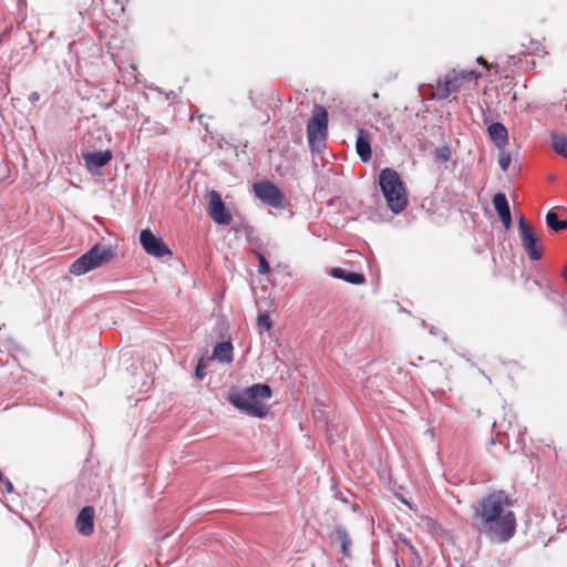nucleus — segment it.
<instances>
[{"label": "nucleus", "instance_id": "obj_1", "mask_svg": "<svg viewBox=\"0 0 567 567\" xmlns=\"http://www.w3.org/2000/svg\"><path fill=\"white\" fill-rule=\"evenodd\" d=\"M512 506L513 501L505 491L488 493L473 506V528L491 543H508L517 529V519Z\"/></svg>", "mask_w": 567, "mask_h": 567}, {"label": "nucleus", "instance_id": "obj_2", "mask_svg": "<svg viewBox=\"0 0 567 567\" xmlns=\"http://www.w3.org/2000/svg\"><path fill=\"white\" fill-rule=\"evenodd\" d=\"M271 395L272 390L268 384L256 383L243 391L230 392L228 402L249 416L262 419L269 412L262 400L270 399Z\"/></svg>", "mask_w": 567, "mask_h": 567}, {"label": "nucleus", "instance_id": "obj_3", "mask_svg": "<svg viewBox=\"0 0 567 567\" xmlns=\"http://www.w3.org/2000/svg\"><path fill=\"white\" fill-rule=\"evenodd\" d=\"M379 184L391 212L400 214L404 210L408 205V196L399 173L390 167L383 168L379 175Z\"/></svg>", "mask_w": 567, "mask_h": 567}, {"label": "nucleus", "instance_id": "obj_4", "mask_svg": "<svg viewBox=\"0 0 567 567\" xmlns=\"http://www.w3.org/2000/svg\"><path fill=\"white\" fill-rule=\"evenodd\" d=\"M113 257L114 251L111 246L95 244L89 251L71 264L70 272L74 276L84 275L109 264Z\"/></svg>", "mask_w": 567, "mask_h": 567}, {"label": "nucleus", "instance_id": "obj_5", "mask_svg": "<svg viewBox=\"0 0 567 567\" xmlns=\"http://www.w3.org/2000/svg\"><path fill=\"white\" fill-rule=\"evenodd\" d=\"M481 74L474 70L457 72L455 69L447 72L444 79H437L435 85V97L447 99L452 93L457 92L464 82L477 80Z\"/></svg>", "mask_w": 567, "mask_h": 567}, {"label": "nucleus", "instance_id": "obj_6", "mask_svg": "<svg viewBox=\"0 0 567 567\" xmlns=\"http://www.w3.org/2000/svg\"><path fill=\"white\" fill-rule=\"evenodd\" d=\"M254 190L256 197L270 207L284 209L288 206L285 194L269 181L255 183Z\"/></svg>", "mask_w": 567, "mask_h": 567}, {"label": "nucleus", "instance_id": "obj_7", "mask_svg": "<svg viewBox=\"0 0 567 567\" xmlns=\"http://www.w3.org/2000/svg\"><path fill=\"white\" fill-rule=\"evenodd\" d=\"M518 230L522 239V245L526 250L528 257L533 261H537L543 257V250L538 245V239L533 228L526 223L524 217L518 219Z\"/></svg>", "mask_w": 567, "mask_h": 567}, {"label": "nucleus", "instance_id": "obj_8", "mask_svg": "<svg viewBox=\"0 0 567 567\" xmlns=\"http://www.w3.org/2000/svg\"><path fill=\"white\" fill-rule=\"evenodd\" d=\"M328 132V112L321 105H316L312 111L311 120L307 125L308 142L311 146L315 144L317 135L326 136Z\"/></svg>", "mask_w": 567, "mask_h": 567}, {"label": "nucleus", "instance_id": "obj_9", "mask_svg": "<svg viewBox=\"0 0 567 567\" xmlns=\"http://www.w3.org/2000/svg\"><path fill=\"white\" fill-rule=\"evenodd\" d=\"M140 243L143 249L153 257L162 258L164 256H172V250L168 246L150 229H143L140 233Z\"/></svg>", "mask_w": 567, "mask_h": 567}, {"label": "nucleus", "instance_id": "obj_10", "mask_svg": "<svg viewBox=\"0 0 567 567\" xmlns=\"http://www.w3.org/2000/svg\"><path fill=\"white\" fill-rule=\"evenodd\" d=\"M208 199V215L218 225H228L231 220L230 214L227 212L221 196L216 190H210L207 194Z\"/></svg>", "mask_w": 567, "mask_h": 567}, {"label": "nucleus", "instance_id": "obj_11", "mask_svg": "<svg viewBox=\"0 0 567 567\" xmlns=\"http://www.w3.org/2000/svg\"><path fill=\"white\" fill-rule=\"evenodd\" d=\"M492 202L503 226L505 229H509L512 227V215L506 195L497 193L493 196Z\"/></svg>", "mask_w": 567, "mask_h": 567}, {"label": "nucleus", "instance_id": "obj_12", "mask_svg": "<svg viewBox=\"0 0 567 567\" xmlns=\"http://www.w3.org/2000/svg\"><path fill=\"white\" fill-rule=\"evenodd\" d=\"M79 533L83 536H90L94 532V509L91 506H84L75 522Z\"/></svg>", "mask_w": 567, "mask_h": 567}, {"label": "nucleus", "instance_id": "obj_13", "mask_svg": "<svg viewBox=\"0 0 567 567\" xmlns=\"http://www.w3.org/2000/svg\"><path fill=\"white\" fill-rule=\"evenodd\" d=\"M83 159L89 169H96L105 166L112 159L111 151H95L83 154Z\"/></svg>", "mask_w": 567, "mask_h": 567}, {"label": "nucleus", "instance_id": "obj_14", "mask_svg": "<svg viewBox=\"0 0 567 567\" xmlns=\"http://www.w3.org/2000/svg\"><path fill=\"white\" fill-rule=\"evenodd\" d=\"M355 150L358 156L363 163H367L371 159L372 151L370 136L369 133L363 128H358L357 131Z\"/></svg>", "mask_w": 567, "mask_h": 567}, {"label": "nucleus", "instance_id": "obj_15", "mask_svg": "<svg viewBox=\"0 0 567 567\" xmlns=\"http://www.w3.org/2000/svg\"><path fill=\"white\" fill-rule=\"evenodd\" d=\"M491 141L498 148H504L508 144V131L501 122H495L487 127Z\"/></svg>", "mask_w": 567, "mask_h": 567}, {"label": "nucleus", "instance_id": "obj_16", "mask_svg": "<svg viewBox=\"0 0 567 567\" xmlns=\"http://www.w3.org/2000/svg\"><path fill=\"white\" fill-rule=\"evenodd\" d=\"M329 275L352 285H362L365 282V276L362 272L350 271L340 267L331 268Z\"/></svg>", "mask_w": 567, "mask_h": 567}, {"label": "nucleus", "instance_id": "obj_17", "mask_svg": "<svg viewBox=\"0 0 567 567\" xmlns=\"http://www.w3.org/2000/svg\"><path fill=\"white\" fill-rule=\"evenodd\" d=\"M233 344L229 341L218 342L214 347L213 358L221 363H230L233 361Z\"/></svg>", "mask_w": 567, "mask_h": 567}, {"label": "nucleus", "instance_id": "obj_18", "mask_svg": "<svg viewBox=\"0 0 567 567\" xmlns=\"http://www.w3.org/2000/svg\"><path fill=\"white\" fill-rule=\"evenodd\" d=\"M336 540L340 544L341 553L344 556H350L351 539L347 529L338 525L334 528Z\"/></svg>", "mask_w": 567, "mask_h": 567}, {"label": "nucleus", "instance_id": "obj_19", "mask_svg": "<svg viewBox=\"0 0 567 567\" xmlns=\"http://www.w3.org/2000/svg\"><path fill=\"white\" fill-rule=\"evenodd\" d=\"M546 224L553 231H560L567 227V221L559 219L557 213L549 210L546 214Z\"/></svg>", "mask_w": 567, "mask_h": 567}, {"label": "nucleus", "instance_id": "obj_20", "mask_svg": "<svg viewBox=\"0 0 567 567\" xmlns=\"http://www.w3.org/2000/svg\"><path fill=\"white\" fill-rule=\"evenodd\" d=\"M551 145L556 153L567 158V137L556 133L551 134Z\"/></svg>", "mask_w": 567, "mask_h": 567}, {"label": "nucleus", "instance_id": "obj_21", "mask_svg": "<svg viewBox=\"0 0 567 567\" xmlns=\"http://www.w3.org/2000/svg\"><path fill=\"white\" fill-rule=\"evenodd\" d=\"M142 131L148 132L150 135H163L166 133V128L163 124L150 120L143 123Z\"/></svg>", "mask_w": 567, "mask_h": 567}, {"label": "nucleus", "instance_id": "obj_22", "mask_svg": "<svg viewBox=\"0 0 567 567\" xmlns=\"http://www.w3.org/2000/svg\"><path fill=\"white\" fill-rule=\"evenodd\" d=\"M452 152L451 148L446 145L440 146L434 152V158L437 162L446 163L451 159Z\"/></svg>", "mask_w": 567, "mask_h": 567}, {"label": "nucleus", "instance_id": "obj_23", "mask_svg": "<svg viewBox=\"0 0 567 567\" xmlns=\"http://www.w3.org/2000/svg\"><path fill=\"white\" fill-rule=\"evenodd\" d=\"M257 324L261 330L269 331L272 328V321L267 312L259 313Z\"/></svg>", "mask_w": 567, "mask_h": 567}, {"label": "nucleus", "instance_id": "obj_24", "mask_svg": "<svg viewBox=\"0 0 567 567\" xmlns=\"http://www.w3.org/2000/svg\"><path fill=\"white\" fill-rule=\"evenodd\" d=\"M256 256L258 258L259 265H258V272L260 275H266L270 271L269 262L267 261L266 257L261 252H256Z\"/></svg>", "mask_w": 567, "mask_h": 567}, {"label": "nucleus", "instance_id": "obj_25", "mask_svg": "<svg viewBox=\"0 0 567 567\" xmlns=\"http://www.w3.org/2000/svg\"><path fill=\"white\" fill-rule=\"evenodd\" d=\"M498 165L503 172H506L511 165V155L502 152L498 157Z\"/></svg>", "mask_w": 567, "mask_h": 567}, {"label": "nucleus", "instance_id": "obj_26", "mask_svg": "<svg viewBox=\"0 0 567 567\" xmlns=\"http://www.w3.org/2000/svg\"><path fill=\"white\" fill-rule=\"evenodd\" d=\"M205 369H206V364L204 363V360L200 359L199 362L197 363L196 365V370H195V375L198 380H203L204 377H205Z\"/></svg>", "mask_w": 567, "mask_h": 567}, {"label": "nucleus", "instance_id": "obj_27", "mask_svg": "<svg viewBox=\"0 0 567 567\" xmlns=\"http://www.w3.org/2000/svg\"><path fill=\"white\" fill-rule=\"evenodd\" d=\"M0 483H2L3 487H4V491L7 493H11L13 492V485L12 483L10 482L9 478H7L6 476L2 475V473H0Z\"/></svg>", "mask_w": 567, "mask_h": 567}, {"label": "nucleus", "instance_id": "obj_28", "mask_svg": "<svg viewBox=\"0 0 567 567\" xmlns=\"http://www.w3.org/2000/svg\"><path fill=\"white\" fill-rule=\"evenodd\" d=\"M39 97H40V96H39V93L33 92V93L30 95V101L35 102V101H38V100H39Z\"/></svg>", "mask_w": 567, "mask_h": 567}, {"label": "nucleus", "instance_id": "obj_29", "mask_svg": "<svg viewBox=\"0 0 567 567\" xmlns=\"http://www.w3.org/2000/svg\"><path fill=\"white\" fill-rule=\"evenodd\" d=\"M482 112H483V121H484L485 124H487L488 123V116H487L485 110H482Z\"/></svg>", "mask_w": 567, "mask_h": 567}, {"label": "nucleus", "instance_id": "obj_30", "mask_svg": "<svg viewBox=\"0 0 567 567\" xmlns=\"http://www.w3.org/2000/svg\"><path fill=\"white\" fill-rule=\"evenodd\" d=\"M477 62H478L480 64L486 65V61H485L483 58H481V56H480V58H477Z\"/></svg>", "mask_w": 567, "mask_h": 567}, {"label": "nucleus", "instance_id": "obj_31", "mask_svg": "<svg viewBox=\"0 0 567 567\" xmlns=\"http://www.w3.org/2000/svg\"><path fill=\"white\" fill-rule=\"evenodd\" d=\"M509 62H512L513 64H516V60H515V55H511L509 56Z\"/></svg>", "mask_w": 567, "mask_h": 567}, {"label": "nucleus", "instance_id": "obj_32", "mask_svg": "<svg viewBox=\"0 0 567 567\" xmlns=\"http://www.w3.org/2000/svg\"><path fill=\"white\" fill-rule=\"evenodd\" d=\"M405 505H408L411 508V505L405 499L402 501Z\"/></svg>", "mask_w": 567, "mask_h": 567}, {"label": "nucleus", "instance_id": "obj_33", "mask_svg": "<svg viewBox=\"0 0 567 567\" xmlns=\"http://www.w3.org/2000/svg\"><path fill=\"white\" fill-rule=\"evenodd\" d=\"M396 567H400V565L396 563Z\"/></svg>", "mask_w": 567, "mask_h": 567}]
</instances>
